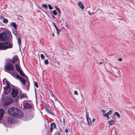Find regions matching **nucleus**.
Segmentation results:
<instances>
[{"label": "nucleus", "mask_w": 135, "mask_h": 135, "mask_svg": "<svg viewBox=\"0 0 135 135\" xmlns=\"http://www.w3.org/2000/svg\"><path fill=\"white\" fill-rule=\"evenodd\" d=\"M52 97L54 99V100H52L53 101H56L57 100V99L55 97H53V96H52Z\"/></svg>", "instance_id": "72a5a7b5"}, {"label": "nucleus", "mask_w": 135, "mask_h": 135, "mask_svg": "<svg viewBox=\"0 0 135 135\" xmlns=\"http://www.w3.org/2000/svg\"><path fill=\"white\" fill-rule=\"evenodd\" d=\"M112 113V110H110L109 111V112H107V113H105L104 114H106L107 115H110V114H111Z\"/></svg>", "instance_id": "b1692460"}, {"label": "nucleus", "mask_w": 135, "mask_h": 135, "mask_svg": "<svg viewBox=\"0 0 135 135\" xmlns=\"http://www.w3.org/2000/svg\"><path fill=\"white\" fill-rule=\"evenodd\" d=\"M40 56L41 58L42 59H44L45 57V56L44 55L42 54H41L40 55Z\"/></svg>", "instance_id": "c756f323"}, {"label": "nucleus", "mask_w": 135, "mask_h": 135, "mask_svg": "<svg viewBox=\"0 0 135 135\" xmlns=\"http://www.w3.org/2000/svg\"><path fill=\"white\" fill-rule=\"evenodd\" d=\"M3 84H4V81H3Z\"/></svg>", "instance_id": "09e8293b"}, {"label": "nucleus", "mask_w": 135, "mask_h": 135, "mask_svg": "<svg viewBox=\"0 0 135 135\" xmlns=\"http://www.w3.org/2000/svg\"><path fill=\"white\" fill-rule=\"evenodd\" d=\"M52 13H53V15H56L57 14L56 11L55 10H54L53 11Z\"/></svg>", "instance_id": "cd10ccee"}, {"label": "nucleus", "mask_w": 135, "mask_h": 135, "mask_svg": "<svg viewBox=\"0 0 135 135\" xmlns=\"http://www.w3.org/2000/svg\"><path fill=\"white\" fill-rule=\"evenodd\" d=\"M8 112L10 115L13 116L20 118L23 117V113L18 109L15 107L8 109Z\"/></svg>", "instance_id": "f257e3e1"}, {"label": "nucleus", "mask_w": 135, "mask_h": 135, "mask_svg": "<svg viewBox=\"0 0 135 135\" xmlns=\"http://www.w3.org/2000/svg\"><path fill=\"white\" fill-rule=\"evenodd\" d=\"M86 119L88 122V124L89 125H91L92 124L91 121V119L89 116L88 114L86 113Z\"/></svg>", "instance_id": "9d476101"}, {"label": "nucleus", "mask_w": 135, "mask_h": 135, "mask_svg": "<svg viewBox=\"0 0 135 135\" xmlns=\"http://www.w3.org/2000/svg\"><path fill=\"white\" fill-rule=\"evenodd\" d=\"M56 32L57 33V35H59V33L60 32V30L59 29H58L56 30Z\"/></svg>", "instance_id": "2f4dec72"}, {"label": "nucleus", "mask_w": 135, "mask_h": 135, "mask_svg": "<svg viewBox=\"0 0 135 135\" xmlns=\"http://www.w3.org/2000/svg\"><path fill=\"white\" fill-rule=\"evenodd\" d=\"M103 62H100L99 63V65H102V64H103Z\"/></svg>", "instance_id": "79ce46f5"}, {"label": "nucleus", "mask_w": 135, "mask_h": 135, "mask_svg": "<svg viewBox=\"0 0 135 135\" xmlns=\"http://www.w3.org/2000/svg\"><path fill=\"white\" fill-rule=\"evenodd\" d=\"M115 123V121L113 119H111L108 121V123L110 126L113 125Z\"/></svg>", "instance_id": "4468645a"}, {"label": "nucleus", "mask_w": 135, "mask_h": 135, "mask_svg": "<svg viewBox=\"0 0 135 135\" xmlns=\"http://www.w3.org/2000/svg\"><path fill=\"white\" fill-rule=\"evenodd\" d=\"M52 16V17H53V18H54L55 17H54V16Z\"/></svg>", "instance_id": "3c124183"}, {"label": "nucleus", "mask_w": 135, "mask_h": 135, "mask_svg": "<svg viewBox=\"0 0 135 135\" xmlns=\"http://www.w3.org/2000/svg\"><path fill=\"white\" fill-rule=\"evenodd\" d=\"M113 68H114V69H116V68L115 67H113Z\"/></svg>", "instance_id": "603ef678"}, {"label": "nucleus", "mask_w": 135, "mask_h": 135, "mask_svg": "<svg viewBox=\"0 0 135 135\" xmlns=\"http://www.w3.org/2000/svg\"><path fill=\"white\" fill-rule=\"evenodd\" d=\"M12 47V44L9 42L3 43H0V49L5 50L7 49L11 48Z\"/></svg>", "instance_id": "7ed1b4c3"}, {"label": "nucleus", "mask_w": 135, "mask_h": 135, "mask_svg": "<svg viewBox=\"0 0 135 135\" xmlns=\"http://www.w3.org/2000/svg\"><path fill=\"white\" fill-rule=\"evenodd\" d=\"M26 78H27V76H26Z\"/></svg>", "instance_id": "864d4df0"}, {"label": "nucleus", "mask_w": 135, "mask_h": 135, "mask_svg": "<svg viewBox=\"0 0 135 135\" xmlns=\"http://www.w3.org/2000/svg\"><path fill=\"white\" fill-rule=\"evenodd\" d=\"M44 63L45 65H48L49 64V61L47 60H46L44 61Z\"/></svg>", "instance_id": "c85d7f7f"}, {"label": "nucleus", "mask_w": 135, "mask_h": 135, "mask_svg": "<svg viewBox=\"0 0 135 135\" xmlns=\"http://www.w3.org/2000/svg\"><path fill=\"white\" fill-rule=\"evenodd\" d=\"M54 135H60L59 132L57 131L55 134Z\"/></svg>", "instance_id": "7c9ffc66"}, {"label": "nucleus", "mask_w": 135, "mask_h": 135, "mask_svg": "<svg viewBox=\"0 0 135 135\" xmlns=\"http://www.w3.org/2000/svg\"><path fill=\"white\" fill-rule=\"evenodd\" d=\"M74 93L75 95H78V93L77 91H74Z\"/></svg>", "instance_id": "c9c22d12"}, {"label": "nucleus", "mask_w": 135, "mask_h": 135, "mask_svg": "<svg viewBox=\"0 0 135 135\" xmlns=\"http://www.w3.org/2000/svg\"><path fill=\"white\" fill-rule=\"evenodd\" d=\"M11 25L12 26L14 27L15 30H16L17 29V27L16 26V24L15 22H12L11 23Z\"/></svg>", "instance_id": "4be33fe9"}, {"label": "nucleus", "mask_w": 135, "mask_h": 135, "mask_svg": "<svg viewBox=\"0 0 135 135\" xmlns=\"http://www.w3.org/2000/svg\"><path fill=\"white\" fill-rule=\"evenodd\" d=\"M13 100L11 98L7 97L4 101V104L6 105H8L12 103Z\"/></svg>", "instance_id": "423d86ee"}, {"label": "nucleus", "mask_w": 135, "mask_h": 135, "mask_svg": "<svg viewBox=\"0 0 135 135\" xmlns=\"http://www.w3.org/2000/svg\"><path fill=\"white\" fill-rule=\"evenodd\" d=\"M21 35L20 36H18L17 38H18L17 39V42L18 43V45L19 46H20V45H21Z\"/></svg>", "instance_id": "6ab92c4d"}, {"label": "nucleus", "mask_w": 135, "mask_h": 135, "mask_svg": "<svg viewBox=\"0 0 135 135\" xmlns=\"http://www.w3.org/2000/svg\"><path fill=\"white\" fill-rule=\"evenodd\" d=\"M5 71L13 72L14 69L12 65L10 62H7L5 65Z\"/></svg>", "instance_id": "20e7f679"}, {"label": "nucleus", "mask_w": 135, "mask_h": 135, "mask_svg": "<svg viewBox=\"0 0 135 135\" xmlns=\"http://www.w3.org/2000/svg\"><path fill=\"white\" fill-rule=\"evenodd\" d=\"M21 97L20 99H22L24 98L27 97V96L26 93H21L20 94Z\"/></svg>", "instance_id": "f3484780"}, {"label": "nucleus", "mask_w": 135, "mask_h": 135, "mask_svg": "<svg viewBox=\"0 0 135 135\" xmlns=\"http://www.w3.org/2000/svg\"><path fill=\"white\" fill-rule=\"evenodd\" d=\"M16 70L20 73V74L22 76H25V75L23 73V72L20 69L18 64H16Z\"/></svg>", "instance_id": "6e6552de"}, {"label": "nucleus", "mask_w": 135, "mask_h": 135, "mask_svg": "<svg viewBox=\"0 0 135 135\" xmlns=\"http://www.w3.org/2000/svg\"><path fill=\"white\" fill-rule=\"evenodd\" d=\"M6 85L4 87V93L5 94H7L9 93L11 91V87L9 83L6 81Z\"/></svg>", "instance_id": "39448f33"}, {"label": "nucleus", "mask_w": 135, "mask_h": 135, "mask_svg": "<svg viewBox=\"0 0 135 135\" xmlns=\"http://www.w3.org/2000/svg\"><path fill=\"white\" fill-rule=\"evenodd\" d=\"M20 81L21 82L23 85H24L25 84L26 81L22 77L21 78Z\"/></svg>", "instance_id": "412c9836"}, {"label": "nucleus", "mask_w": 135, "mask_h": 135, "mask_svg": "<svg viewBox=\"0 0 135 135\" xmlns=\"http://www.w3.org/2000/svg\"><path fill=\"white\" fill-rule=\"evenodd\" d=\"M8 20L6 18H4L3 21V22L5 23H8Z\"/></svg>", "instance_id": "a878e982"}, {"label": "nucleus", "mask_w": 135, "mask_h": 135, "mask_svg": "<svg viewBox=\"0 0 135 135\" xmlns=\"http://www.w3.org/2000/svg\"><path fill=\"white\" fill-rule=\"evenodd\" d=\"M103 116L104 117H107L108 120L110 118V117L108 115H107L106 114H103Z\"/></svg>", "instance_id": "5701e85b"}, {"label": "nucleus", "mask_w": 135, "mask_h": 135, "mask_svg": "<svg viewBox=\"0 0 135 135\" xmlns=\"http://www.w3.org/2000/svg\"><path fill=\"white\" fill-rule=\"evenodd\" d=\"M8 36L12 37V36L10 35L9 32L4 31L0 34V40L2 41H6L9 38Z\"/></svg>", "instance_id": "f03ea898"}, {"label": "nucleus", "mask_w": 135, "mask_h": 135, "mask_svg": "<svg viewBox=\"0 0 135 135\" xmlns=\"http://www.w3.org/2000/svg\"><path fill=\"white\" fill-rule=\"evenodd\" d=\"M52 36L53 37L54 36V33H52Z\"/></svg>", "instance_id": "de8ad7c7"}, {"label": "nucleus", "mask_w": 135, "mask_h": 135, "mask_svg": "<svg viewBox=\"0 0 135 135\" xmlns=\"http://www.w3.org/2000/svg\"><path fill=\"white\" fill-rule=\"evenodd\" d=\"M65 119L64 118L63 119V124L64 125L65 124Z\"/></svg>", "instance_id": "a19ab883"}, {"label": "nucleus", "mask_w": 135, "mask_h": 135, "mask_svg": "<svg viewBox=\"0 0 135 135\" xmlns=\"http://www.w3.org/2000/svg\"><path fill=\"white\" fill-rule=\"evenodd\" d=\"M95 118H94L93 119V120H92L93 122H94L95 121Z\"/></svg>", "instance_id": "c03bdc74"}, {"label": "nucleus", "mask_w": 135, "mask_h": 135, "mask_svg": "<svg viewBox=\"0 0 135 135\" xmlns=\"http://www.w3.org/2000/svg\"><path fill=\"white\" fill-rule=\"evenodd\" d=\"M56 30H57V26H56V25H55V26H54Z\"/></svg>", "instance_id": "a18cd8bd"}, {"label": "nucleus", "mask_w": 135, "mask_h": 135, "mask_svg": "<svg viewBox=\"0 0 135 135\" xmlns=\"http://www.w3.org/2000/svg\"><path fill=\"white\" fill-rule=\"evenodd\" d=\"M15 78H16L17 79H19L20 80L22 77H21L19 75H16L13 72H9Z\"/></svg>", "instance_id": "1a4fd4ad"}, {"label": "nucleus", "mask_w": 135, "mask_h": 135, "mask_svg": "<svg viewBox=\"0 0 135 135\" xmlns=\"http://www.w3.org/2000/svg\"><path fill=\"white\" fill-rule=\"evenodd\" d=\"M18 58L17 56H15L13 57L11 62L13 63L14 64L16 61L18 60Z\"/></svg>", "instance_id": "dca6fc26"}, {"label": "nucleus", "mask_w": 135, "mask_h": 135, "mask_svg": "<svg viewBox=\"0 0 135 135\" xmlns=\"http://www.w3.org/2000/svg\"><path fill=\"white\" fill-rule=\"evenodd\" d=\"M118 60L119 61H122V60L121 58H120Z\"/></svg>", "instance_id": "e433bc0d"}, {"label": "nucleus", "mask_w": 135, "mask_h": 135, "mask_svg": "<svg viewBox=\"0 0 135 135\" xmlns=\"http://www.w3.org/2000/svg\"><path fill=\"white\" fill-rule=\"evenodd\" d=\"M13 33L16 36V37H17L18 36L21 35L19 34L17 32L16 30H13Z\"/></svg>", "instance_id": "2eb2a0df"}, {"label": "nucleus", "mask_w": 135, "mask_h": 135, "mask_svg": "<svg viewBox=\"0 0 135 135\" xmlns=\"http://www.w3.org/2000/svg\"><path fill=\"white\" fill-rule=\"evenodd\" d=\"M56 30H57V26H56V25H55V26H54Z\"/></svg>", "instance_id": "49530a36"}, {"label": "nucleus", "mask_w": 135, "mask_h": 135, "mask_svg": "<svg viewBox=\"0 0 135 135\" xmlns=\"http://www.w3.org/2000/svg\"><path fill=\"white\" fill-rule=\"evenodd\" d=\"M102 112L103 113H105L106 112L103 109H102Z\"/></svg>", "instance_id": "ea45409f"}, {"label": "nucleus", "mask_w": 135, "mask_h": 135, "mask_svg": "<svg viewBox=\"0 0 135 135\" xmlns=\"http://www.w3.org/2000/svg\"><path fill=\"white\" fill-rule=\"evenodd\" d=\"M48 6L49 9H53V8L49 4L48 5Z\"/></svg>", "instance_id": "473e14b6"}, {"label": "nucleus", "mask_w": 135, "mask_h": 135, "mask_svg": "<svg viewBox=\"0 0 135 135\" xmlns=\"http://www.w3.org/2000/svg\"><path fill=\"white\" fill-rule=\"evenodd\" d=\"M113 116H116L118 118H120L121 117L120 115L117 112H115L113 114Z\"/></svg>", "instance_id": "a211bd4d"}, {"label": "nucleus", "mask_w": 135, "mask_h": 135, "mask_svg": "<svg viewBox=\"0 0 135 135\" xmlns=\"http://www.w3.org/2000/svg\"><path fill=\"white\" fill-rule=\"evenodd\" d=\"M24 107L26 109L31 108H32V106L28 103H26Z\"/></svg>", "instance_id": "f8f14e48"}, {"label": "nucleus", "mask_w": 135, "mask_h": 135, "mask_svg": "<svg viewBox=\"0 0 135 135\" xmlns=\"http://www.w3.org/2000/svg\"><path fill=\"white\" fill-rule=\"evenodd\" d=\"M4 113V111L2 108L0 109V120H1Z\"/></svg>", "instance_id": "ddd939ff"}, {"label": "nucleus", "mask_w": 135, "mask_h": 135, "mask_svg": "<svg viewBox=\"0 0 135 135\" xmlns=\"http://www.w3.org/2000/svg\"><path fill=\"white\" fill-rule=\"evenodd\" d=\"M65 27H66L68 28H69L68 26V24L67 23L66 24V25L65 26Z\"/></svg>", "instance_id": "37998d69"}, {"label": "nucleus", "mask_w": 135, "mask_h": 135, "mask_svg": "<svg viewBox=\"0 0 135 135\" xmlns=\"http://www.w3.org/2000/svg\"><path fill=\"white\" fill-rule=\"evenodd\" d=\"M56 128V125L55 123L54 122L50 124V132H52L53 130Z\"/></svg>", "instance_id": "9b49d317"}, {"label": "nucleus", "mask_w": 135, "mask_h": 135, "mask_svg": "<svg viewBox=\"0 0 135 135\" xmlns=\"http://www.w3.org/2000/svg\"><path fill=\"white\" fill-rule=\"evenodd\" d=\"M42 6L44 8H45L46 9H47V6L46 4H43L42 5Z\"/></svg>", "instance_id": "bb28decb"}, {"label": "nucleus", "mask_w": 135, "mask_h": 135, "mask_svg": "<svg viewBox=\"0 0 135 135\" xmlns=\"http://www.w3.org/2000/svg\"><path fill=\"white\" fill-rule=\"evenodd\" d=\"M55 9L59 13H61L60 11V9H59V8L57 7L56 6H55Z\"/></svg>", "instance_id": "393cba45"}, {"label": "nucleus", "mask_w": 135, "mask_h": 135, "mask_svg": "<svg viewBox=\"0 0 135 135\" xmlns=\"http://www.w3.org/2000/svg\"><path fill=\"white\" fill-rule=\"evenodd\" d=\"M18 91L17 89L15 88H13L11 92V95L13 97H15L17 95Z\"/></svg>", "instance_id": "0eeeda50"}, {"label": "nucleus", "mask_w": 135, "mask_h": 135, "mask_svg": "<svg viewBox=\"0 0 135 135\" xmlns=\"http://www.w3.org/2000/svg\"><path fill=\"white\" fill-rule=\"evenodd\" d=\"M34 85L35 86H36L37 87V88H38V85L37 84V83L36 82H35V83L34 84Z\"/></svg>", "instance_id": "f704fd0d"}, {"label": "nucleus", "mask_w": 135, "mask_h": 135, "mask_svg": "<svg viewBox=\"0 0 135 135\" xmlns=\"http://www.w3.org/2000/svg\"><path fill=\"white\" fill-rule=\"evenodd\" d=\"M53 25H54V26H55V25H55V24H54V23H53Z\"/></svg>", "instance_id": "8fccbe9b"}, {"label": "nucleus", "mask_w": 135, "mask_h": 135, "mask_svg": "<svg viewBox=\"0 0 135 135\" xmlns=\"http://www.w3.org/2000/svg\"><path fill=\"white\" fill-rule=\"evenodd\" d=\"M78 5L81 9H83L84 8V6L81 2H79L78 3Z\"/></svg>", "instance_id": "aec40b11"}, {"label": "nucleus", "mask_w": 135, "mask_h": 135, "mask_svg": "<svg viewBox=\"0 0 135 135\" xmlns=\"http://www.w3.org/2000/svg\"><path fill=\"white\" fill-rule=\"evenodd\" d=\"M88 13H89V14L90 15H93V14H94V12H93V13H91V12H90V11H89L88 12Z\"/></svg>", "instance_id": "4c0bfd02"}, {"label": "nucleus", "mask_w": 135, "mask_h": 135, "mask_svg": "<svg viewBox=\"0 0 135 135\" xmlns=\"http://www.w3.org/2000/svg\"><path fill=\"white\" fill-rule=\"evenodd\" d=\"M65 132H67V133L68 132H69L68 129H66L65 130Z\"/></svg>", "instance_id": "58836bf2"}]
</instances>
